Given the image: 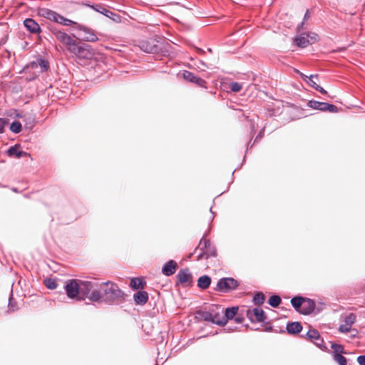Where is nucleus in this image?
<instances>
[{"instance_id": "c9c22d12", "label": "nucleus", "mask_w": 365, "mask_h": 365, "mask_svg": "<svg viewBox=\"0 0 365 365\" xmlns=\"http://www.w3.org/2000/svg\"><path fill=\"white\" fill-rule=\"evenodd\" d=\"M331 348L334 351L335 354H341V353H343L344 348L340 344H331Z\"/></svg>"}, {"instance_id": "c03bdc74", "label": "nucleus", "mask_w": 365, "mask_h": 365, "mask_svg": "<svg viewBox=\"0 0 365 365\" xmlns=\"http://www.w3.org/2000/svg\"><path fill=\"white\" fill-rule=\"evenodd\" d=\"M235 320H236V322H241V320H240L239 318H236V319H235Z\"/></svg>"}, {"instance_id": "1a4fd4ad", "label": "nucleus", "mask_w": 365, "mask_h": 365, "mask_svg": "<svg viewBox=\"0 0 365 365\" xmlns=\"http://www.w3.org/2000/svg\"><path fill=\"white\" fill-rule=\"evenodd\" d=\"M238 311V307H232L230 308H227L225 309V317H223L221 320L216 319V317H213L212 321L213 323L218 324V325H224L227 323V319H232L234 318V317L237 314Z\"/></svg>"}, {"instance_id": "b1692460", "label": "nucleus", "mask_w": 365, "mask_h": 365, "mask_svg": "<svg viewBox=\"0 0 365 365\" xmlns=\"http://www.w3.org/2000/svg\"><path fill=\"white\" fill-rule=\"evenodd\" d=\"M91 7L95 11L105 15L107 17L112 18V16L115 15L112 11L108 10L101 5L91 6Z\"/></svg>"}, {"instance_id": "f3484780", "label": "nucleus", "mask_w": 365, "mask_h": 365, "mask_svg": "<svg viewBox=\"0 0 365 365\" xmlns=\"http://www.w3.org/2000/svg\"><path fill=\"white\" fill-rule=\"evenodd\" d=\"M183 78L190 82L195 83L197 84L200 86H205V81L202 80V78L197 77L195 76L192 73L185 71L183 74Z\"/></svg>"}, {"instance_id": "a211bd4d", "label": "nucleus", "mask_w": 365, "mask_h": 365, "mask_svg": "<svg viewBox=\"0 0 365 365\" xmlns=\"http://www.w3.org/2000/svg\"><path fill=\"white\" fill-rule=\"evenodd\" d=\"M7 154L10 157H16L17 158L27 155V153L20 150L19 145L10 147L7 150Z\"/></svg>"}, {"instance_id": "72a5a7b5", "label": "nucleus", "mask_w": 365, "mask_h": 365, "mask_svg": "<svg viewBox=\"0 0 365 365\" xmlns=\"http://www.w3.org/2000/svg\"><path fill=\"white\" fill-rule=\"evenodd\" d=\"M44 284L48 289H54L57 287V282L53 279H46L44 281Z\"/></svg>"}, {"instance_id": "39448f33", "label": "nucleus", "mask_w": 365, "mask_h": 365, "mask_svg": "<svg viewBox=\"0 0 365 365\" xmlns=\"http://www.w3.org/2000/svg\"><path fill=\"white\" fill-rule=\"evenodd\" d=\"M317 40L318 36L317 34L309 32L297 35L294 38V42L298 47L305 48L309 44L315 43Z\"/></svg>"}, {"instance_id": "c85d7f7f", "label": "nucleus", "mask_w": 365, "mask_h": 365, "mask_svg": "<svg viewBox=\"0 0 365 365\" xmlns=\"http://www.w3.org/2000/svg\"><path fill=\"white\" fill-rule=\"evenodd\" d=\"M281 302V298L277 295H273L269 299V304L272 307H277Z\"/></svg>"}, {"instance_id": "7ed1b4c3", "label": "nucleus", "mask_w": 365, "mask_h": 365, "mask_svg": "<svg viewBox=\"0 0 365 365\" xmlns=\"http://www.w3.org/2000/svg\"><path fill=\"white\" fill-rule=\"evenodd\" d=\"M38 14L51 21H53L54 22H56L64 26H70L73 24L76 26L77 24L76 22H74L68 19H66L63 16L58 14V13L46 8L40 9L38 10Z\"/></svg>"}, {"instance_id": "f704fd0d", "label": "nucleus", "mask_w": 365, "mask_h": 365, "mask_svg": "<svg viewBox=\"0 0 365 365\" xmlns=\"http://www.w3.org/2000/svg\"><path fill=\"white\" fill-rule=\"evenodd\" d=\"M230 88L232 92H240L242 88V85L237 82H232L230 84Z\"/></svg>"}, {"instance_id": "0eeeda50", "label": "nucleus", "mask_w": 365, "mask_h": 365, "mask_svg": "<svg viewBox=\"0 0 365 365\" xmlns=\"http://www.w3.org/2000/svg\"><path fill=\"white\" fill-rule=\"evenodd\" d=\"M238 285L237 281L233 278H222L218 281L216 289L217 291L227 292L236 289Z\"/></svg>"}, {"instance_id": "cd10ccee", "label": "nucleus", "mask_w": 365, "mask_h": 365, "mask_svg": "<svg viewBox=\"0 0 365 365\" xmlns=\"http://www.w3.org/2000/svg\"><path fill=\"white\" fill-rule=\"evenodd\" d=\"M303 79L312 87L315 89L316 85H317V82L314 81V78H317V76L311 75L310 76H307L304 74H302Z\"/></svg>"}, {"instance_id": "20e7f679", "label": "nucleus", "mask_w": 365, "mask_h": 365, "mask_svg": "<svg viewBox=\"0 0 365 365\" xmlns=\"http://www.w3.org/2000/svg\"><path fill=\"white\" fill-rule=\"evenodd\" d=\"M51 32L55 38L63 43L70 53L74 49V47L78 43L75 36H70L66 32L56 28L53 29Z\"/></svg>"}, {"instance_id": "f8f14e48", "label": "nucleus", "mask_w": 365, "mask_h": 365, "mask_svg": "<svg viewBox=\"0 0 365 365\" xmlns=\"http://www.w3.org/2000/svg\"><path fill=\"white\" fill-rule=\"evenodd\" d=\"M247 316L252 321L263 322L265 320L264 312L261 308H255L247 311Z\"/></svg>"}, {"instance_id": "79ce46f5", "label": "nucleus", "mask_w": 365, "mask_h": 365, "mask_svg": "<svg viewBox=\"0 0 365 365\" xmlns=\"http://www.w3.org/2000/svg\"><path fill=\"white\" fill-rule=\"evenodd\" d=\"M309 18V11H307V12H306V14H305V15L304 16V21L307 20Z\"/></svg>"}, {"instance_id": "37998d69", "label": "nucleus", "mask_w": 365, "mask_h": 365, "mask_svg": "<svg viewBox=\"0 0 365 365\" xmlns=\"http://www.w3.org/2000/svg\"><path fill=\"white\" fill-rule=\"evenodd\" d=\"M303 24H304V22H302V24L298 26V28H297L298 31H299V29H300L301 28H302Z\"/></svg>"}, {"instance_id": "9b49d317", "label": "nucleus", "mask_w": 365, "mask_h": 365, "mask_svg": "<svg viewBox=\"0 0 365 365\" xmlns=\"http://www.w3.org/2000/svg\"><path fill=\"white\" fill-rule=\"evenodd\" d=\"M177 278L179 283L187 286L191 284L192 277L188 269H183L178 272Z\"/></svg>"}, {"instance_id": "ddd939ff", "label": "nucleus", "mask_w": 365, "mask_h": 365, "mask_svg": "<svg viewBox=\"0 0 365 365\" xmlns=\"http://www.w3.org/2000/svg\"><path fill=\"white\" fill-rule=\"evenodd\" d=\"M199 245L200 246L201 250H203V253L207 257L215 255V250H214V247H212L211 242L209 240L202 239Z\"/></svg>"}, {"instance_id": "aec40b11", "label": "nucleus", "mask_w": 365, "mask_h": 365, "mask_svg": "<svg viewBox=\"0 0 365 365\" xmlns=\"http://www.w3.org/2000/svg\"><path fill=\"white\" fill-rule=\"evenodd\" d=\"M302 329V326L299 322H291L287 325V331L289 334H298Z\"/></svg>"}, {"instance_id": "2f4dec72", "label": "nucleus", "mask_w": 365, "mask_h": 365, "mask_svg": "<svg viewBox=\"0 0 365 365\" xmlns=\"http://www.w3.org/2000/svg\"><path fill=\"white\" fill-rule=\"evenodd\" d=\"M21 128V123L18 121L13 122L10 125V130L14 133H20Z\"/></svg>"}, {"instance_id": "4c0bfd02", "label": "nucleus", "mask_w": 365, "mask_h": 365, "mask_svg": "<svg viewBox=\"0 0 365 365\" xmlns=\"http://www.w3.org/2000/svg\"><path fill=\"white\" fill-rule=\"evenodd\" d=\"M7 120L4 118H0V133H4V128L7 124Z\"/></svg>"}, {"instance_id": "393cba45", "label": "nucleus", "mask_w": 365, "mask_h": 365, "mask_svg": "<svg viewBox=\"0 0 365 365\" xmlns=\"http://www.w3.org/2000/svg\"><path fill=\"white\" fill-rule=\"evenodd\" d=\"M145 282L140 278H132L130 280V286L133 289H143L145 285Z\"/></svg>"}, {"instance_id": "412c9836", "label": "nucleus", "mask_w": 365, "mask_h": 365, "mask_svg": "<svg viewBox=\"0 0 365 365\" xmlns=\"http://www.w3.org/2000/svg\"><path fill=\"white\" fill-rule=\"evenodd\" d=\"M211 284V278L207 275L200 277L197 280V286L202 289L209 287Z\"/></svg>"}, {"instance_id": "473e14b6", "label": "nucleus", "mask_w": 365, "mask_h": 365, "mask_svg": "<svg viewBox=\"0 0 365 365\" xmlns=\"http://www.w3.org/2000/svg\"><path fill=\"white\" fill-rule=\"evenodd\" d=\"M334 359L339 365H346V363H347L346 359L340 354H334Z\"/></svg>"}, {"instance_id": "f03ea898", "label": "nucleus", "mask_w": 365, "mask_h": 365, "mask_svg": "<svg viewBox=\"0 0 365 365\" xmlns=\"http://www.w3.org/2000/svg\"><path fill=\"white\" fill-rule=\"evenodd\" d=\"M101 286H103V302L113 304L123 299L124 292L119 289L117 284L107 282L103 283Z\"/></svg>"}, {"instance_id": "423d86ee", "label": "nucleus", "mask_w": 365, "mask_h": 365, "mask_svg": "<svg viewBox=\"0 0 365 365\" xmlns=\"http://www.w3.org/2000/svg\"><path fill=\"white\" fill-rule=\"evenodd\" d=\"M78 58L90 59L93 55L94 52L91 47L88 45H80L78 43L74 47V49L71 52Z\"/></svg>"}, {"instance_id": "a878e982", "label": "nucleus", "mask_w": 365, "mask_h": 365, "mask_svg": "<svg viewBox=\"0 0 365 365\" xmlns=\"http://www.w3.org/2000/svg\"><path fill=\"white\" fill-rule=\"evenodd\" d=\"M307 336L312 341H314L315 340L321 341L320 334L316 329L309 330L308 332L307 333Z\"/></svg>"}, {"instance_id": "c756f323", "label": "nucleus", "mask_w": 365, "mask_h": 365, "mask_svg": "<svg viewBox=\"0 0 365 365\" xmlns=\"http://www.w3.org/2000/svg\"><path fill=\"white\" fill-rule=\"evenodd\" d=\"M37 65L40 66L41 71H46L48 68V62L43 59H38L36 63H33L32 67L37 66Z\"/></svg>"}, {"instance_id": "6ab92c4d", "label": "nucleus", "mask_w": 365, "mask_h": 365, "mask_svg": "<svg viewBox=\"0 0 365 365\" xmlns=\"http://www.w3.org/2000/svg\"><path fill=\"white\" fill-rule=\"evenodd\" d=\"M135 302L137 304H145L148 300V294L145 291H139L133 296Z\"/></svg>"}, {"instance_id": "ea45409f", "label": "nucleus", "mask_w": 365, "mask_h": 365, "mask_svg": "<svg viewBox=\"0 0 365 365\" xmlns=\"http://www.w3.org/2000/svg\"><path fill=\"white\" fill-rule=\"evenodd\" d=\"M357 362L359 365H365V355H361L357 357Z\"/></svg>"}, {"instance_id": "bb28decb", "label": "nucleus", "mask_w": 365, "mask_h": 365, "mask_svg": "<svg viewBox=\"0 0 365 365\" xmlns=\"http://www.w3.org/2000/svg\"><path fill=\"white\" fill-rule=\"evenodd\" d=\"M87 298H89L93 302H101L103 301V294H101L98 290H93Z\"/></svg>"}, {"instance_id": "f257e3e1", "label": "nucleus", "mask_w": 365, "mask_h": 365, "mask_svg": "<svg viewBox=\"0 0 365 365\" xmlns=\"http://www.w3.org/2000/svg\"><path fill=\"white\" fill-rule=\"evenodd\" d=\"M93 288L92 282L80 279H69L64 285L67 297L76 301L84 300Z\"/></svg>"}, {"instance_id": "4468645a", "label": "nucleus", "mask_w": 365, "mask_h": 365, "mask_svg": "<svg viewBox=\"0 0 365 365\" xmlns=\"http://www.w3.org/2000/svg\"><path fill=\"white\" fill-rule=\"evenodd\" d=\"M314 302L310 299L304 298L300 313L303 314H309L314 310Z\"/></svg>"}, {"instance_id": "7c9ffc66", "label": "nucleus", "mask_w": 365, "mask_h": 365, "mask_svg": "<svg viewBox=\"0 0 365 365\" xmlns=\"http://www.w3.org/2000/svg\"><path fill=\"white\" fill-rule=\"evenodd\" d=\"M253 302L257 305L262 304L264 302V295L261 292L255 294L253 298Z\"/></svg>"}, {"instance_id": "2eb2a0df", "label": "nucleus", "mask_w": 365, "mask_h": 365, "mask_svg": "<svg viewBox=\"0 0 365 365\" xmlns=\"http://www.w3.org/2000/svg\"><path fill=\"white\" fill-rule=\"evenodd\" d=\"M177 267V263L170 259L163 266L162 273L165 276H170L175 272Z\"/></svg>"}, {"instance_id": "e433bc0d", "label": "nucleus", "mask_w": 365, "mask_h": 365, "mask_svg": "<svg viewBox=\"0 0 365 365\" xmlns=\"http://www.w3.org/2000/svg\"><path fill=\"white\" fill-rule=\"evenodd\" d=\"M326 111H329L331 113H336L338 112V108L334 105L327 103Z\"/></svg>"}, {"instance_id": "dca6fc26", "label": "nucleus", "mask_w": 365, "mask_h": 365, "mask_svg": "<svg viewBox=\"0 0 365 365\" xmlns=\"http://www.w3.org/2000/svg\"><path fill=\"white\" fill-rule=\"evenodd\" d=\"M25 27L32 34H38L41 31L40 26L32 19H26L24 21Z\"/></svg>"}, {"instance_id": "a19ab883", "label": "nucleus", "mask_w": 365, "mask_h": 365, "mask_svg": "<svg viewBox=\"0 0 365 365\" xmlns=\"http://www.w3.org/2000/svg\"><path fill=\"white\" fill-rule=\"evenodd\" d=\"M315 89L322 94L327 93V91L322 87L319 86V85H316Z\"/></svg>"}, {"instance_id": "6e6552de", "label": "nucleus", "mask_w": 365, "mask_h": 365, "mask_svg": "<svg viewBox=\"0 0 365 365\" xmlns=\"http://www.w3.org/2000/svg\"><path fill=\"white\" fill-rule=\"evenodd\" d=\"M76 28L81 32L80 36L83 41L88 42H96L98 41V38L96 33L91 29L78 24H76Z\"/></svg>"}, {"instance_id": "4be33fe9", "label": "nucleus", "mask_w": 365, "mask_h": 365, "mask_svg": "<svg viewBox=\"0 0 365 365\" xmlns=\"http://www.w3.org/2000/svg\"><path fill=\"white\" fill-rule=\"evenodd\" d=\"M327 103L319 102L317 101H309L307 106L313 109L319 110L321 111H326Z\"/></svg>"}, {"instance_id": "58836bf2", "label": "nucleus", "mask_w": 365, "mask_h": 365, "mask_svg": "<svg viewBox=\"0 0 365 365\" xmlns=\"http://www.w3.org/2000/svg\"><path fill=\"white\" fill-rule=\"evenodd\" d=\"M313 342L315 344V345H316L317 346H318V347H319V348H320L321 349H324L326 348V347L324 346V341H323V339H322V338H321V341H317V340H315V341H314Z\"/></svg>"}, {"instance_id": "9d476101", "label": "nucleus", "mask_w": 365, "mask_h": 365, "mask_svg": "<svg viewBox=\"0 0 365 365\" xmlns=\"http://www.w3.org/2000/svg\"><path fill=\"white\" fill-rule=\"evenodd\" d=\"M356 322V315L353 313L349 314L345 317L344 323L339 326V331L342 333L350 331L352 325Z\"/></svg>"}, {"instance_id": "5701e85b", "label": "nucleus", "mask_w": 365, "mask_h": 365, "mask_svg": "<svg viewBox=\"0 0 365 365\" xmlns=\"http://www.w3.org/2000/svg\"><path fill=\"white\" fill-rule=\"evenodd\" d=\"M304 299V298L302 297H294L291 299L292 305L297 312H300Z\"/></svg>"}]
</instances>
